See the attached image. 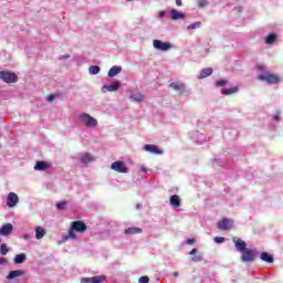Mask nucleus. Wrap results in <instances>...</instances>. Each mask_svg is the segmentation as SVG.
Wrapping results in <instances>:
<instances>
[{
  "instance_id": "nucleus-1",
  "label": "nucleus",
  "mask_w": 283,
  "mask_h": 283,
  "mask_svg": "<svg viewBox=\"0 0 283 283\" xmlns=\"http://www.w3.org/2000/svg\"><path fill=\"white\" fill-rule=\"evenodd\" d=\"M232 242L237 249L241 253L240 260L241 262H244L245 264L249 262H255L258 259V255H260V252L255 249H249L247 248V242L242 239L233 238Z\"/></svg>"
},
{
  "instance_id": "nucleus-2",
  "label": "nucleus",
  "mask_w": 283,
  "mask_h": 283,
  "mask_svg": "<svg viewBox=\"0 0 283 283\" xmlns=\"http://www.w3.org/2000/svg\"><path fill=\"white\" fill-rule=\"evenodd\" d=\"M259 81H263L264 83H268L269 85H277V83L282 82V78H280V75L275 73H265L258 75Z\"/></svg>"
},
{
  "instance_id": "nucleus-3",
  "label": "nucleus",
  "mask_w": 283,
  "mask_h": 283,
  "mask_svg": "<svg viewBox=\"0 0 283 283\" xmlns=\"http://www.w3.org/2000/svg\"><path fill=\"white\" fill-rule=\"evenodd\" d=\"M80 119L82 120L83 125H85V127H97L98 126V120L96 118L92 117L87 113L81 114Z\"/></svg>"
},
{
  "instance_id": "nucleus-4",
  "label": "nucleus",
  "mask_w": 283,
  "mask_h": 283,
  "mask_svg": "<svg viewBox=\"0 0 283 283\" xmlns=\"http://www.w3.org/2000/svg\"><path fill=\"white\" fill-rule=\"evenodd\" d=\"M0 80L4 83H18L19 76L9 71H0Z\"/></svg>"
},
{
  "instance_id": "nucleus-5",
  "label": "nucleus",
  "mask_w": 283,
  "mask_h": 283,
  "mask_svg": "<svg viewBox=\"0 0 283 283\" xmlns=\"http://www.w3.org/2000/svg\"><path fill=\"white\" fill-rule=\"evenodd\" d=\"M153 45L155 50H160L161 52H167L171 50V43L163 42L160 40H154Z\"/></svg>"
},
{
  "instance_id": "nucleus-6",
  "label": "nucleus",
  "mask_w": 283,
  "mask_h": 283,
  "mask_svg": "<svg viewBox=\"0 0 283 283\" xmlns=\"http://www.w3.org/2000/svg\"><path fill=\"white\" fill-rule=\"evenodd\" d=\"M111 169H113V171H117V174H127L128 171L124 161H114L111 165Z\"/></svg>"
},
{
  "instance_id": "nucleus-7",
  "label": "nucleus",
  "mask_w": 283,
  "mask_h": 283,
  "mask_svg": "<svg viewBox=\"0 0 283 283\" xmlns=\"http://www.w3.org/2000/svg\"><path fill=\"white\" fill-rule=\"evenodd\" d=\"M71 228L73 231H76L77 233H85L87 231V224L85 222L78 220V221H73L71 223Z\"/></svg>"
},
{
  "instance_id": "nucleus-8",
  "label": "nucleus",
  "mask_w": 283,
  "mask_h": 283,
  "mask_svg": "<svg viewBox=\"0 0 283 283\" xmlns=\"http://www.w3.org/2000/svg\"><path fill=\"white\" fill-rule=\"evenodd\" d=\"M107 280L105 275H99V276H93V277H83L81 280V283H103Z\"/></svg>"
},
{
  "instance_id": "nucleus-9",
  "label": "nucleus",
  "mask_w": 283,
  "mask_h": 283,
  "mask_svg": "<svg viewBox=\"0 0 283 283\" xmlns=\"http://www.w3.org/2000/svg\"><path fill=\"white\" fill-rule=\"evenodd\" d=\"M19 203V196L14 192H10L7 198V205L12 209V207H17Z\"/></svg>"
},
{
  "instance_id": "nucleus-10",
  "label": "nucleus",
  "mask_w": 283,
  "mask_h": 283,
  "mask_svg": "<svg viewBox=\"0 0 283 283\" xmlns=\"http://www.w3.org/2000/svg\"><path fill=\"white\" fill-rule=\"evenodd\" d=\"M218 229H220V231H229V229H231V223L229 222V219L223 218L222 220H220L218 222Z\"/></svg>"
},
{
  "instance_id": "nucleus-11",
  "label": "nucleus",
  "mask_w": 283,
  "mask_h": 283,
  "mask_svg": "<svg viewBox=\"0 0 283 283\" xmlns=\"http://www.w3.org/2000/svg\"><path fill=\"white\" fill-rule=\"evenodd\" d=\"M13 229H14V227L12 226V223L3 224L0 228V235H10L12 233Z\"/></svg>"
},
{
  "instance_id": "nucleus-12",
  "label": "nucleus",
  "mask_w": 283,
  "mask_h": 283,
  "mask_svg": "<svg viewBox=\"0 0 283 283\" xmlns=\"http://www.w3.org/2000/svg\"><path fill=\"white\" fill-rule=\"evenodd\" d=\"M103 92H117V90H120V82H114L112 85H104Z\"/></svg>"
},
{
  "instance_id": "nucleus-13",
  "label": "nucleus",
  "mask_w": 283,
  "mask_h": 283,
  "mask_svg": "<svg viewBox=\"0 0 283 283\" xmlns=\"http://www.w3.org/2000/svg\"><path fill=\"white\" fill-rule=\"evenodd\" d=\"M33 169L35 171H46V169H50V164L48 161H36Z\"/></svg>"
},
{
  "instance_id": "nucleus-14",
  "label": "nucleus",
  "mask_w": 283,
  "mask_h": 283,
  "mask_svg": "<svg viewBox=\"0 0 283 283\" xmlns=\"http://www.w3.org/2000/svg\"><path fill=\"white\" fill-rule=\"evenodd\" d=\"M21 275H25V272H23V270L10 271L7 275V280H14V277H21Z\"/></svg>"
},
{
  "instance_id": "nucleus-15",
  "label": "nucleus",
  "mask_w": 283,
  "mask_h": 283,
  "mask_svg": "<svg viewBox=\"0 0 283 283\" xmlns=\"http://www.w3.org/2000/svg\"><path fill=\"white\" fill-rule=\"evenodd\" d=\"M212 74H213V69L206 67V69L201 70L198 78H199V81H202V78H207V76H211Z\"/></svg>"
},
{
  "instance_id": "nucleus-16",
  "label": "nucleus",
  "mask_w": 283,
  "mask_h": 283,
  "mask_svg": "<svg viewBox=\"0 0 283 283\" xmlns=\"http://www.w3.org/2000/svg\"><path fill=\"white\" fill-rule=\"evenodd\" d=\"M120 72H123V67L115 65L108 71V76L109 78H114V76H117V74H120Z\"/></svg>"
},
{
  "instance_id": "nucleus-17",
  "label": "nucleus",
  "mask_w": 283,
  "mask_h": 283,
  "mask_svg": "<svg viewBox=\"0 0 283 283\" xmlns=\"http://www.w3.org/2000/svg\"><path fill=\"white\" fill-rule=\"evenodd\" d=\"M80 161L83 163V165H87V163H94V156L90 153H85L81 156Z\"/></svg>"
},
{
  "instance_id": "nucleus-18",
  "label": "nucleus",
  "mask_w": 283,
  "mask_h": 283,
  "mask_svg": "<svg viewBox=\"0 0 283 283\" xmlns=\"http://www.w3.org/2000/svg\"><path fill=\"white\" fill-rule=\"evenodd\" d=\"M138 233H143V229L137 227H132L125 230L126 235H138Z\"/></svg>"
},
{
  "instance_id": "nucleus-19",
  "label": "nucleus",
  "mask_w": 283,
  "mask_h": 283,
  "mask_svg": "<svg viewBox=\"0 0 283 283\" xmlns=\"http://www.w3.org/2000/svg\"><path fill=\"white\" fill-rule=\"evenodd\" d=\"M261 260L268 264H273V262H275V259H273V255L269 254V252H262Z\"/></svg>"
},
{
  "instance_id": "nucleus-20",
  "label": "nucleus",
  "mask_w": 283,
  "mask_h": 283,
  "mask_svg": "<svg viewBox=\"0 0 283 283\" xmlns=\"http://www.w3.org/2000/svg\"><path fill=\"white\" fill-rule=\"evenodd\" d=\"M170 14H171L170 17H171L172 21H178V19H185V14L179 12L176 9H172L170 11Z\"/></svg>"
},
{
  "instance_id": "nucleus-21",
  "label": "nucleus",
  "mask_w": 283,
  "mask_h": 283,
  "mask_svg": "<svg viewBox=\"0 0 283 283\" xmlns=\"http://www.w3.org/2000/svg\"><path fill=\"white\" fill-rule=\"evenodd\" d=\"M170 205L175 209H178L180 207V197L178 195H174L170 197Z\"/></svg>"
},
{
  "instance_id": "nucleus-22",
  "label": "nucleus",
  "mask_w": 283,
  "mask_h": 283,
  "mask_svg": "<svg viewBox=\"0 0 283 283\" xmlns=\"http://www.w3.org/2000/svg\"><path fill=\"white\" fill-rule=\"evenodd\" d=\"M24 260H28V256L25 255V253H20L15 255L13 262L15 264H23Z\"/></svg>"
},
{
  "instance_id": "nucleus-23",
  "label": "nucleus",
  "mask_w": 283,
  "mask_h": 283,
  "mask_svg": "<svg viewBox=\"0 0 283 283\" xmlns=\"http://www.w3.org/2000/svg\"><path fill=\"white\" fill-rule=\"evenodd\" d=\"M44 237H45V229H43L42 227H36L35 228V238H36V240H41Z\"/></svg>"
},
{
  "instance_id": "nucleus-24",
  "label": "nucleus",
  "mask_w": 283,
  "mask_h": 283,
  "mask_svg": "<svg viewBox=\"0 0 283 283\" xmlns=\"http://www.w3.org/2000/svg\"><path fill=\"white\" fill-rule=\"evenodd\" d=\"M145 151H150V154H160L159 149L154 145H145Z\"/></svg>"
},
{
  "instance_id": "nucleus-25",
  "label": "nucleus",
  "mask_w": 283,
  "mask_h": 283,
  "mask_svg": "<svg viewBox=\"0 0 283 283\" xmlns=\"http://www.w3.org/2000/svg\"><path fill=\"white\" fill-rule=\"evenodd\" d=\"M169 87H171L176 92H182V90H185V85L184 84H178V83H170Z\"/></svg>"
},
{
  "instance_id": "nucleus-26",
  "label": "nucleus",
  "mask_w": 283,
  "mask_h": 283,
  "mask_svg": "<svg viewBox=\"0 0 283 283\" xmlns=\"http://www.w3.org/2000/svg\"><path fill=\"white\" fill-rule=\"evenodd\" d=\"M144 96L143 94L140 93H137V94H134V95H130V101H135V103H140L144 101Z\"/></svg>"
},
{
  "instance_id": "nucleus-27",
  "label": "nucleus",
  "mask_w": 283,
  "mask_h": 283,
  "mask_svg": "<svg viewBox=\"0 0 283 283\" xmlns=\"http://www.w3.org/2000/svg\"><path fill=\"white\" fill-rule=\"evenodd\" d=\"M275 41H277V35H275V33L269 34L265 39V43L268 44L275 43Z\"/></svg>"
},
{
  "instance_id": "nucleus-28",
  "label": "nucleus",
  "mask_w": 283,
  "mask_h": 283,
  "mask_svg": "<svg viewBox=\"0 0 283 283\" xmlns=\"http://www.w3.org/2000/svg\"><path fill=\"white\" fill-rule=\"evenodd\" d=\"M88 72L91 75L94 76V75L98 74V72H101V67L97 65H92V66H90Z\"/></svg>"
},
{
  "instance_id": "nucleus-29",
  "label": "nucleus",
  "mask_w": 283,
  "mask_h": 283,
  "mask_svg": "<svg viewBox=\"0 0 283 283\" xmlns=\"http://www.w3.org/2000/svg\"><path fill=\"white\" fill-rule=\"evenodd\" d=\"M235 92H238V86L224 90L223 94H224V96H229L231 94H235Z\"/></svg>"
},
{
  "instance_id": "nucleus-30",
  "label": "nucleus",
  "mask_w": 283,
  "mask_h": 283,
  "mask_svg": "<svg viewBox=\"0 0 283 283\" xmlns=\"http://www.w3.org/2000/svg\"><path fill=\"white\" fill-rule=\"evenodd\" d=\"M74 229H70L67 232V235L65 237V239L67 240V238H72V240H76V233L74 232Z\"/></svg>"
},
{
  "instance_id": "nucleus-31",
  "label": "nucleus",
  "mask_w": 283,
  "mask_h": 283,
  "mask_svg": "<svg viewBox=\"0 0 283 283\" xmlns=\"http://www.w3.org/2000/svg\"><path fill=\"white\" fill-rule=\"evenodd\" d=\"M8 245H6V243H2L1 245H0V253H1V255H8Z\"/></svg>"
},
{
  "instance_id": "nucleus-32",
  "label": "nucleus",
  "mask_w": 283,
  "mask_h": 283,
  "mask_svg": "<svg viewBox=\"0 0 283 283\" xmlns=\"http://www.w3.org/2000/svg\"><path fill=\"white\" fill-rule=\"evenodd\" d=\"M207 6H209V1L198 0V8H207Z\"/></svg>"
},
{
  "instance_id": "nucleus-33",
  "label": "nucleus",
  "mask_w": 283,
  "mask_h": 283,
  "mask_svg": "<svg viewBox=\"0 0 283 283\" xmlns=\"http://www.w3.org/2000/svg\"><path fill=\"white\" fill-rule=\"evenodd\" d=\"M224 85H227V81L226 80H221L219 82H216V87H224Z\"/></svg>"
},
{
  "instance_id": "nucleus-34",
  "label": "nucleus",
  "mask_w": 283,
  "mask_h": 283,
  "mask_svg": "<svg viewBox=\"0 0 283 283\" xmlns=\"http://www.w3.org/2000/svg\"><path fill=\"white\" fill-rule=\"evenodd\" d=\"M66 205H67V202L63 201V202L57 203L56 207L60 211H62L63 209H65Z\"/></svg>"
},
{
  "instance_id": "nucleus-35",
  "label": "nucleus",
  "mask_w": 283,
  "mask_h": 283,
  "mask_svg": "<svg viewBox=\"0 0 283 283\" xmlns=\"http://www.w3.org/2000/svg\"><path fill=\"white\" fill-rule=\"evenodd\" d=\"M191 262H202V255L192 256Z\"/></svg>"
},
{
  "instance_id": "nucleus-36",
  "label": "nucleus",
  "mask_w": 283,
  "mask_h": 283,
  "mask_svg": "<svg viewBox=\"0 0 283 283\" xmlns=\"http://www.w3.org/2000/svg\"><path fill=\"white\" fill-rule=\"evenodd\" d=\"M200 25V22H195L190 25H188V30H196V28H198Z\"/></svg>"
},
{
  "instance_id": "nucleus-37",
  "label": "nucleus",
  "mask_w": 283,
  "mask_h": 283,
  "mask_svg": "<svg viewBox=\"0 0 283 283\" xmlns=\"http://www.w3.org/2000/svg\"><path fill=\"white\" fill-rule=\"evenodd\" d=\"M139 283H149V276L139 277Z\"/></svg>"
},
{
  "instance_id": "nucleus-38",
  "label": "nucleus",
  "mask_w": 283,
  "mask_h": 283,
  "mask_svg": "<svg viewBox=\"0 0 283 283\" xmlns=\"http://www.w3.org/2000/svg\"><path fill=\"white\" fill-rule=\"evenodd\" d=\"M214 242H217L218 244H222V242H224V238H222V237H216V238H214Z\"/></svg>"
},
{
  "instance_id": "nucleus-39",
  "label": "nucleus",
  "mask_w": 283,
  "mask_h": 283,
  "mask_svg": "<svg viewBox=\"0 0 283 283\" xmlns=\"http://www.w3.org/2000/svg\"><path fill=\"white\" fill-rule=\"evenodd\" d=\"M0 264H8V259L0 258Z\"/></svg>"
},
{
  "instance_id": "nucleus-40",
  "label": "nucleus",
  "mask_w": 283,
  "mask_h": 283,
  "mask_svg": "<svg viewBox=\"0 0 283 283\" xmlns=\"http://www.w3.org/2000/svg\"><path fill=\"white\" fill-rule=\"evenodd\" d=\"M46 101H48L49 103H52V101H54V95H49L48 98H46Z\"/></svg>"
},
{
  "instance_id": "nucleus-41",
  "label": "nucleus",
  "mask_w": 283,
  "mask_h": 283,
  "mask_svg": "<svg viewBox=\"0 0 283 283\" xmlns=\"http://www.w3.org/2000/svg\"><path fill=\"white\" fill-rule=\"evenodd\" d=\"M196 253H198V249L193 248L191 251H190V255H196Z\"/></svg>"
},
{
  "instance_id": "nucleus-42",
  "label": "nucleus",
  "mask_w": 283,
  "mask_h": 283,
  "mask_svg": "<svg viewBox=\"0 0 283 283\" xmlns=\"http://www.w3.org/2000/svg\"><path fill=\"white\" fill-rule=\"evenodd\" d=\"M196 243V240H193V239H188L187 240V244H195Z\"/></svg>"
},
{
  "instance_id": "nucleus-43",
  "label": "nucleus",
  "mask_w": 283,
  "mask_h": 283,
  "mask_svg": "<svg viewBox=\"0 0 283 283\" xmlns=\"http://www.w3.org/2000/svg\"><path fill=\"white\" fill-rule=\"evenodd\" d=\"M176 6L178 7L182 6V0H176Z\"/></svg>"
},
{
  "instance_id": "nucleus-44",
  "label": "nucleus",
  "mask_w": 283,
  "mask_h": 283,
  "mask_svg": "<svg viewBox=\"0 0 283 283\" xmlns=\"http://www.w3.org/2000/svg\"><path fill=\"white\" fill-rule=\"evenodd\" d=\"M23 238L24 240H30V234H24Z\"/></svg>"
},
{
  "instance_id": "nucleus-45",
  "label": "nucleus",
  "mask_w": 283,
  "mask_h": 283,
  "mask_svg": "<svg viewBox=\"0 0 283 283\" xmlns=\"http://www.w3.org/2000/svg\"><path fill=\"white\" fill-rule=\"evenodd\" d=\"M174 277H178V272L172 273Z\"/></svg>"
},
{
  "instance_id": "nucleus-46",
  "label": "nucleus",
  "mask_w": 283,
  "mask_h": 283,
  "mask_svg": "<svg viewBox=\"0 0 283 283\" xmlns=\"http://www.w3.org/2000/svg\"><path fill=\"white\" fill-rule=\"evenodd\" d=\"M159 17H165V12H159Z\"/></svg>"
},
{
  "instance_id": "nucleus-47",
  "label": "nucleus",
  "mask_w": 283,
  "mask_h": 283,
  "mask_svg": "<svg viewBox=\"0 0 283 283\" xmlns=\"http://www.w3.org/2000/svg\"><path fill=\"white\" fill-rule=\"evenodd\" d=\"M206 52H209V49H206Z\"/></svg>"
}]
</instances>
